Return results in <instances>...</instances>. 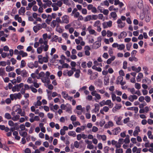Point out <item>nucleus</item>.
<instances>
[{"label": "nucleus", "mask_w": 153, "mask_h": 153, "mask_svg": "<svg viewBox=\"0 0 153 153\" xmlns=\"http://www.w3.org/2000/svg\"><path fill=\"white\" fill-rule=\"evenodd\" d=\"M24 86V83H21L17 85H16L13 87L12 91L14 92L16 91H19L20 88Z\"/></svg>", "instance_id": "f257e3e1"}, {"label": "nucleus", "mask_w": 153, "mask_h": 153, "mask_svg": "<svg viewBox=\"0 0 153 153\" xmlns=\"http://www.w3.org/2000/svg\"><path fill=\"white\" fill-rule=\"evenodd\" d=\"M87 9L89 10H91L92 13H96L97 12V10L95 7L92 4H88L87 5Z\"/></svg>", "instance_id": "f03ea898"}, {"label": "nucleus", "mask_w": 153, "mask_h": 153, "mask_svg": "<svg viewBox=\"0 0 153 153\" xmlns=\"http://www.w3.org/2000/svg\"><path fill=\"white\" fill-rule=\"evenodd\" d=\"M42 37V38H41L39 40V42L40 44H43V42H48V40L47 39L48 36L47 33L43 34Z\"/></svg>", "instance_id": "7ed1b4c3"}, {"label": "nucleus", "mask_w": 153, "mask_h": 153, "mask_svg": "<svg viewBox=\"0 0 153 153\" xmlns=\"http://www.w3.org/2000/svg\"><path fill=\"white\" fill-rule=\"evenodd\" d=\"M11 100H13L14 99L16 100L17 99H20L21 97V95L20 93L11 94L10 96Z\"/></svg>", "instance_id": "20e7f679"}, {"label": "nucleus", "mask_w": 153, "mask_h": 153, "mask_svg": "<svg viewBox=\"0 0 153 153\" xmlns=\"http://www.w3.org/2000/svg\"><path fill=\"white\" fill-rule=\"evenodd\" d=\"M123 118L122 116L118 117L115 116L114 117V119L116 121V123L118 125H122L123 123L121 120Z\"/></svg>", "instance_id": "39448f33"}, {"label": "nucleus", "mask_w": 153, "mask_h": 153, "mask_svg": "<svg viewBox=\"0 0 153 153\" xmlns=\"http://www.w3.org/2000/svg\"><path fill=\"white\" fill-rule=\"evenodd\" d=\"M62 95L64 99L68 100L70 101L72 100L73 98L72 97L68 96V94L67 93L66 91H62Z\"/></svg>", "instance_id": "423d86ee"}, {"label": "nucleus", "mask_w": 153, "mask_h": 153, "mask_svg": "<svg viewBox=\"0 0 153 153\" xmlns=\"http://www.w3.org/2000/svg\"><path fill=\"white\" fill-rule=\"evenodd\" d=\"M91 94L94 96H95V98L94 100L97 101V100H100L101 99L100 95L97 93L96 91H94L91 92Z\"/></svg>", "instance_id": "0eeeda50"}, {"label": "nucleus", "mask_w": 153, "mask_h": 153, "mask_svg": "<svg viewBox=\"0 0 153 153\" xmlns=\"http://www.w3.org/2000/svg\"><path fill=\"white\" fill-rule=\"evenodd\" d=\"M112 22L111 21H109L108 22H104L102 23V26L104 28L111 27L112 25Z\"/></svg>", "instance_id": "6e6552de"}, {"label": "nucleus", "mask_w": 153, "mask_h": 153, "mask_svg": "<svg viewBox=\"0 0 153 153\" xmlns=\"http://www.w3.org/2000/svg\"><path fill=\"white\" fill-rule=\"evenodd\" d=\"M27 66L30 68L32 69L34 68H37L38 66V64L37 62L35 61L34 64L32 62L28 63Z\"/></svg>", "instance_id": "1a4fd4ad"}, {"label": "nucleus", "mask_w": 153, "mask_h": 153, "mask_svg": "<svg viewBox=\"0 0 153 153\" xmlns=\"http://www.w3.org/2000/svg\"><path fill=\"white\" fill-rule=\"evenodd\" d=\"M11 114L12 116L11 119L14 121H17L19 119L20 115L19 114L16 115L15 112H12Z\"/></svg>", "instance_id": "9d476101"}, {"label": "nucleus", "mask_w": 153, "mask_h": 153, "mask_svg": "<svg viewBox=\"0 0 153 153\" xmlns=\"http://www.w3.org/2000/svg\"><path fill=\"white\" fill-rule=\"evenodd\" d=\"M69 16L68 15H64L62 17V23L68 24L69 22Z\"/></svg>", "instance_id": "9b49d317"}, {"label": "nucleus", "mask_w": 153, "mask_h": 153, "mask_svg": "<svg viewBox=\"0 0 153 153\" xmlns=\"http://www.w3.org/2000/svg\"><path fill=\"white\" fill-rule=\"evenodd\" d=\"M87 29L90 34L93 35L95 36L97 35V32L94 30L92 28L91 26H89Z\"/></svg>", "instance_id": "f8f14e48"}, {"label": "nucleus", "mask_w": 153, "mask_h": 153, "mask_svg": "<svg viewBox=\"0 0 153 153\" xmlns=\"http://www.w3.org/2000/svg\"><path fill=\"white\" fill-rule=\"evenodd\" d=\"M41 45L43 51L45 52L48 51L49 47V46L48 45V42H43V44Z\"/></svg>", "instance_id": "ddd939ff"}, {"label": "nucleus", "mask_w": 153, "mask_h": 153, "mask_svg": "<svg viewBox=\"0 0 153 153\" xmlns=\"http://www.w3.org/2000/svg\"><path fill=\"white\" fill-rule=\"evenodd\" d=\"M73 16L75 18H77V20L78 21L82 20L83 19V16L80 15V13L78 12L73 14Z\"/></svg>", "instance_id": "4468645a"}, {"label": "nucleus", "mask_w": 153, "mask_h": 153, "mask_svg": "<svg viewBox=\"0 0 153 153\" xmlns=\"http://www.w3.org/2000/svg\"><path fill=\"white\" fill-rule=\"evenodd\" d=\"M118 27L119 28H122L124 27L125 25V23L122 22L120 19H119L117 21Z\"/></svg>", "instance_id": "2eb2a0df"}, {"label": "nucleus", "mask_w": 153, "mask_h": 153, "mask_svg": "<svg viewBox=\"0 0 153 153\" xmlns=\"http://www.w3.org/2000/svg\"><path fill=\"white\" fill-rule=\"evenodd\" d=\"M36 4V2L35 1H33L31 2L28 4V6L26 7V9L27 10H30L31 9V7Z\"/></svg>", "instance_id": "dca6fc26"}, {"label": "nucleus", "mask_w": 153, "mask_h": 153, "mask_svg": "<svg viewBox=\"0 0 153 153\" xmlns=\"http://www.w3.org/2000/svg\"><path fill=\"white\" fill-rule=\"evenodd\" d=\"M140 131V127L138 126H136L135 127V131H134L133 135L135 137L137 136L139 132Z\"/></svg>", "instance_id": "f3484780"}, {"label": "nucleus", "mask_w": 153, "mask_h": 153, "mask_svg": "<svg viewBox=\"0 0 153 153\" xmlns=\"http://www.w3.org/2000/svg\"><path fill=\"white\" fill-rule=\"evenodd\" d=\"M40 24H37L36 25L33 27V29L34 31L36 33L39 30L41 29Z\"/></svg>", "instance_id": "a211bd4d"}, {"label": "nucleus", "mask_w": 153, "mask_h": 153, "mask_svg": "<svg viewBox=\"0 0 153 153\" xmlns=\"http://www.w3.org/2000/svg\"><path fill=\"white\" fill-rule=\"evenodd\" d=\"M137 98V97L136 95H130L128 99L131 102H133L134 100H136Z\"/></svg>", "instance_id": "6ab92c4d"}, {"label": "nucleus", "mask_w": 153, "mask_h": 153, "mask_svg": "<svg viewBox=\"0 0 153 153\" xmlns=\"http://www.w3.org/2000/svg\"><path fill=\"white\" fill-rule=\"evenodd\" d=\"M106 105H108L110 108H112L114 105V104L111 102V100H107L105 101Z\"/></svg>", "instance_id": "aec40b11"}, {"label": "nucleus", "mask_w": 153, "mask_h": 153, "mask_svg": "<svg viewBox=\"0 0 153 153\" xmlns=\"http://www.w3.org/2000/svg\"><path fill=\"white\" fill-rule=\"evenodd\" d=\"M120 128H117L114 129L112 131L113 134L114 135L117 134L120 132Z\"/></svg>", "instance_id": "412c9836"}, {"label": "nucleus", "mask_w": 153, "mask_h": 153, "mask_svg": "<svg viewBox=\"0 0 153 153\" xmlns=\"http://www.w3.org/2000/svg\"><path fill=\"white\" fill-rule=\"evenodd\" d=\"M127 34L125 32L123 31L118 36V39H120L122 38H124L127 36Z\"/></svg>", "instance_id": "4be33fe9"}, {"label": "nucleus", "mask_w": 153, "mask_h": 153, "mask_svg": "<svg viewBox=\"0 0 153 153\" xmlns=\"http://www.w3.org/2000/svg\"><path fill=\"white\" fill-rule=\"evenodd\" d=\"M124 142V139L123 138L120 139L118 140V145L116 146L118 148H120L121 147V144H123Z\"/></svg>", "instance_id": "5701e85b"}, {"label": "nucleus", "mask_w": 153, "mask_h": 153, "mask_svg": "<svg viewBox=\"0 0 153 153\" xmlns=\"http://www.w3.org/2000/svg\"><path fill=\"white\" fill-rule=\"evenodd\" d=\"M143 74L141 73H140L138 74V76H137L136 79L137 81L138 82H140L142 78H143Z\"/></svg>", "instance_id": "b1692460"}, {"label": "nucleus", "mask_w": 153, "mask_h": 153, "mask_svg": "<svg viewBox=\"0 0 153 153\" xmlns=\"http://www.w3.org/2000/svg\"><path fill=\"white\" fill-rule=\"evenodd\" d=\"M41 80L42 82L44 83L47 82L48 83H49L50 82L49 79H47V77L46 76L45 77L44 76L42 77Z\"/></svg>", "instance_id": "393cba45"}, {"label": "nucleus", "mask_w": 153, "mask_h": 153, "mask_svg": "<svg viewBox=\"0 0 153 153\" xmlns=\"http://www.w3.org/2000/svg\"><path fill=\"white\" fill-rule=\"evenodd\" d=\"M115 58V57L114 56H112V57L109 59H108L106 62L107 64H111V62L114 61Z\"/></svg>", "instance_id": "a878e982"}, {"label": "nucleus", "mask_w": 153, "mask_h": 153, "mask_svg": "<svg viewBox=\"0 0 153 153\" xmlns=\"http://www.w3.org/2000/svg\"><path fill=\"white\" fill-rule=\"evenodd\" d=\"M125 48V45L123 44H119L117 49L120 50L122 51Z\"/></svg>", "instance_id": "bb28decb"}, {"label": "nucleus", "mask_w": 153, "mask_h": 153, "mask_svg": "<svg viewBox=\"0 0 153 153\" xmlns=\"http://www.w3.org/2000/svg\"><path fill=\"white\" fill-rule=\"evenodd\" d=\"M95 108L94 110L95 113L99 111L100 109V106L98 104L96 103L94 104Z\"/></svg>", "instance_id": "cd10ccee"}, {"label": "nucleus", "mask_w": 153, "mask_h": 153, "mask_svg": "<svg viewBox=\"0 0 153 153\" xmlns=\"http://www.w3.org/2000/svg\"><path fill=\"white\" fill-rule=\"evenodd\" d=\"M131 69L133 71H135L137 73H138L140 71L141 68L140 67H139L137 68L134 66H132L131 67Z\"/></svg>", "instance_id": "c85d7f7f"}, {"label": "nucleus", "mask_w": 153, "mask_h": 153, "mask_svg": "<svg viewBox=\"0 0 153 153\" xmlns=\"http://www.w3.org/2000/svg\"><path fill=\"white\" fill-rule=\"evenodd\" d=\"M42 104V102L39 100H38L36 102H35L34 103V105L36 108H37L38 106L41 105Z\"/></svg>", "instance_id": "c756f323"}, {"label": "nucleus", "mask_w": 153, "mask_h": 153, "mask_svg": "<svg viewBox=\"0 0 153 153\" xmlns=\"http://www.w3.org/2000/svg\"><path fill=\"white\" fill-rule=\"evenodd\" d=\"M14 68L13 67H12L10 66H7L6 68V71L7 72H9L10 71L14 70Z\"/></svg>", "instance_id": "7c9ffc66"}, {"label": "nucleus", "mask_w": 153, "mask_h": 153, "mask_svg": "<svg viewBox=\"0 0 153 153\" xmlns=\"http://www.w3.org/2000/svg\"><path fill=\"white\" fill-rule=\"evenodd\" d=\"M40 119L38 116H34L33 119H30V121L31 123H33L34 121H38Z\"/></svg>", "instance_id": "2f4dec72"}, {"label": "nucleus", "mask_w": 153, "mask_h": 153, "mask_svg": "<svg viewBox=\"0 0 153 153\" xmlns=\"http://www.w3.org/2000/svg\"><path fill=\"white\" fill-rule=\"evenodd\" d=\"M27 72L25 70H23L21 72V76L23 77H26L27 76Z\"/></svg>", "instance_id": "473e14b6"}, {"label": "nucleus", "mask_w": 153, "mask_h": 153, "mask_svg": "<svg viewBox=\"0 0 153 153\" xmlns=\"http://www.w3.org/2000/svg\"><path fill=\"white\" fill-rule=\"evenodd\" d=\"M110 15L111 17L113 18L114 20H115L117 17V15L115 12H113L111 13Z\"/></svg>", "instance_id": "72a5a7b5"}, {"label": "nucleus", "mask_w": 153, "mask_h": 153, "mask_svg": "<svg viewBox=\"0 0 153 153\" xmlns=\"http://www.w3.org/2000/svg\"><path fill=\"white\" fill-rule=\"evenodd\" d=\"M101 24L99 20H97L94 22L93 26L94 27H97L99 26H101Z\"/></svg>", "instance_id": "f704fd0d"}, {"label": "nucleus", "mask_w": 153, "mask_h": 153, "mask_svg": "<svg viewBox=\"0 0 153 153\" xmlns=\"http://www.w3.org/2000/svg\"><path fill=\"white\" fill-rule=\"evenodd\" d=\"M68 134L70 136L75 137L76 136V133L74 131H70L68 132Z\"/></svg>", "instance_id": "c9c22d12"}, {"label": "nucleus", "mask_w": 153, "mask_h": 153, "mask_svg": "<svg viewBox=\"0 0 153 153\" xmlns=\"http://www.w3.org/2000/svg\"><path fill=\"white\" fill-rule=\"evenodd\" d=\"M19 134L21 136L25 137H26L27 135V133L25 131H19Z\"/></svg>", "instance_id": "e433bc0d"}, {"label": "nucleus", "mask_w": 153, "mask_h": 153, "mask_svg": "<svg viewBox=\"0 0 153 153\" xmlns=\"http://www.w3.org/2000/svg\"><path fill=\"white\" fill-rule=\"evenodd\" d=\"M19 54L21 55L22 57L26 56L27 55V53L24 52L23 51H19Z\"/></svg>", "instance_id": "4c0bfd02"}, {"label": "nucleus", "mask_w": 153, "mask_h": 153, "mask_svg": "<svg viewBox=\"0 0 153 153\" xmlns=\"http://www.w3.org/2000/svg\"><path fill=\"white\" fill-rule=\"evenodd\" d=\"M130 142L129 139V137L128 135H127L126 137L124 140V142L126 144H128Z\"/></svg>", "instance_id": "58836bf2"}, {"label": "nucleus", "mask_w": 153, "mask_h": 153, "mask_svg": "<svg viewBox=\"0 0 153 153\" xmlns=\"http://www.w3.org/2000/svg\"><path fill=\"white\" fill-rule=\"evenodd\" d=\"M15 19L17 20L18 22L20 23L22 22V19L21 17H19L18 15H16L15 16Z\"/></svg>", "instance_id": "ea45409f"}, {"label": "nucleus", "mask_w": 153, "mask_h": 153, "mask_svg": "<svg viewBox=\"0 0 153 153\" xmlns=\"http://www.w3.org/2000/svg\"><path fill=\"white\" fill-rule=\"evenodd\" d=\"M122 80H123V77L122 76H118L116 81L117 84H119L120 82Z\"/></svg>", "instance_id": "a19ab883"}, {"label": "nucleus", "mask_w": 153, "mask_h": 153, "mask_svg": "<svg viewBox=\"0 0 153 153\" xmlns=\"http://www.w3.org/2000/svg\"><path fill=\"white\" fill-rule=\"evenodd\" d=\"M26 51H31L32 53H34L35 52L34 49H33V48L31 46L28 47L26 49Z\"/></svg>", "instance_id": "79ce46f5"}, {"label": "nucleus", "mask_w": 153, "mask_h": 153, "mask_svg": "<svg viewBox=\"0 0 153 153\" xmlns=\"http://www.w3.org/2000/svg\"><path fill=\"white\" fill-rule=\"evenodd\" d=\"M52 7H53V10L56 11L57 10L59 9V7L55 3H53L51 5Z\"/></svg>", "instance_id": "37998d69"}, {"label": "nucleus", "mask_w": 153, "mask_h": 153, "mask_svg": "<svg viewBox=\"0 0 153 153\" xmlns=\"http://www.w3.org/2000/svg\"><path fill=\"white\" fill-rule=\"evenodd\" d=\"M91 19V15H89L87 16L84 19V21L87 22L88 21H90Z\"/></svg>", "instance_id": "c03bdc74"}, {"label": "nucleus", "mask_w": 153, "mask_h": 153, "mask_svg": "<svg viewBox=\"0 0 153 153\" xmlns=\"http://www.w3.org/2000/svg\"><path fill=\"white\" fill-rule=\"evenodd\" d=\"M25 8L24 7H22L20 8V9L19 10V13L21 14V13H25Z\"/></svg>", "instance_id": "a18cd8bd"}, {"label": "nucleus", "mask_w": 153, "mask_h": 153, "mask_svg": "<svg viewBox=\"0 0 153 153\" xmlns=\"http://www.w3.org/2000/svg\"><path fill=\"white\" fill-rule=\"evenodd\" d=\"M92 68L93 69L99 72H101L102 71V69L100 68L97 67L95 65H93L92 67Z\"/></svg>", "instance_id": "49530a36"}, {"label": "nucleus", "mask_w": 153, "mask_h": 153, "mask_svg": "<svg viewBox=\"0 0 153 153\" xmlns=\"http://www.w3.org/2000/svg\"><path fill=\"white\" fill-rule=\"evenodd\" d=\"M33 79L31 77H28L27 80V82L29 84L33 83L34 82V79L33 80Z\"/></svg>", "instance_id": "de8ad7c7"}, {"label": "nucleus", "mask_w": 153, "mask_h": 153, "mask_svg": "<svg viewBox=\"0 0 153 153\" xmlns=\"http://www.w3.org/2000/svg\"><path fill=\"white\" fill-rule=\"evenodd\" d=\"M152 132L150 131H148L147 132V135L148 136L149 138L151 139H153V135L152 134Z\"/></svg>", "instance_id": "09e8293b"}, {"label": "nucleus", "mask_w": 153, "mask_h": 153, "mask_svg": "<svg viewBox=\"0 0 153 153\" xmlns=\"http://www.w3.org/2000/svg\"><path fill=\"white\" fill-rule=\"evenodd\" d=\"M101 45V43L100 42L96 41L95 42V45L94 48L95 49H97L100 47Z\"/></svg>", "instance_id": "8fccbe9b"}, {"label": "nucleus", "mask_w": 153, "mask_h": 153, "mask_svg": "<svg viewBox=\"0 0 153 153\" xmlns=\"http://www.w3.org/2000/svg\"><path fill=\"white\" fill-rule=\"evenodd\" d=\"M43 50L41 46L38 47L37 49V52L38 54L41 53Z\"/></svg>", "instance_id": "3c124183"}, {"label": "nucleus", "mask_w": 153, "mask_h": 153, "mask_svg": "<svg viewBox=\"0 0 153 153\" xmlns=\"http://www.w3.org/2000/svg\"><path fill=\"white\" fill-rule=\"evenodd\" d=\"M76 71V72L74 74V76L76 78H78L80 76L79 73H80V71L79 70H77Z\"/></svg>", "instance_id": "603ef678"}, {"label": "nucleus", "mask_w": 153, "mask_h": 153, "mask_svg": "<svg viewBox=\"0 0 153 153\" xmlns=\"http://www.w3.org/2000/svg\"><path fill=\"white\" fill-rule=\"evenodd\" d=\"M38 62L40 64H42V60L43 57L42 55H39L38 56Z\"/></svg>", "instance_id": "864d4df0"}, {"label": "nucleus", "mask_w": 153, "mask_h": 153, "mask_svg": "<svg viewBox=\"0 0 153 153\" xmlns=\"http://www.w3.org/2000/svg\"><path fill=\"white\" fill-rule=\"evenodd\" d=\"M128 59L131 62H132L133 61H134L135 62H137L138 61V59L136 57L134 56L133 57H129Z\"/></svg>", "instance_id": "5fc2aeb1"}, {"label": "nucleus", "mask_w": 153, "mask_h": 153, "mask_svg": "<svg viewBox=\"0 0 153 153\" xmlns=\"http://www.w3.org/2000/svg\"><path fill=\"white\" fill-rule=\"evenodd\" d=\"M37 80L36 79H34V80L33 84L34 86L36 88H38L39 87V84L37 82Z\"/></svg>", "instance_id": "6e6d98bb"}, {"label": "nucleus", "mask_w": 153, "mask_h": 153, "mask_svg": "<svg viewBox=\"0 0 153 153\" xmlns=\"http://www.w3.org/2000/svg\"><path fill=\"white\" fill-rule=\"evenodd\" d=\"M128 91H130L132 94H134L136 92L135 89L134 88H128Z\"/></svg>", "instance_id": "4d7b16f0"}, {"label": "nucleus", "mask_w": 153, "mask_h": 153, "mask_svg": "<svg viewBox=\"0 0 153 153\" xmlns=\"http://www.w3.org/2000/svg\"><path fill=\"white\" fill-rule=\"evenodd\" d=\"M5 74V71L4 68H0V76H3Z\"/></svg>", "instance_id": "13d9d810"}, {"label": "nucleus", "mask_w": 153, "mask_h": 153, "mask_svg": "<svg viewBox=\"0 0 153 153\" xmlns=\"http://www.w3.org/2000/svg\"><path fill=\"white\" fill-rule=\"evenodd\" d=\"M5 117L7 119H10L11 118V115L8 113H6L4 115Z\"/></svg>", "instance_id": "bf43d9fd"}, {"label": "nucleus", "mask_w": 153, "mask_h": 153, "mask_svg": "<svg viewBox=\"0 0 153 153\" xmlns=\"http://www.w3.org/2000/svg\"><path fill=\"white\" fill-rule=\"evenodd\" d=\"M107 36L108 37H110L113 35V33L109 30H108L107 31Z\"/></svg>", "instance_id": "052dcab7"}, {"label": "nucleus", "mask_w": 153, "mask_h": 153, "mask_svg": "<svg viewBox=\"0 0 153 153\" xmlns=\"http://www.w3.org/2000/svg\"><path fill=\"white\" fill-rule=\"evenodd\" d=\"M16 74L13 72L9 73L8 74V76L10 77L14 78L16 76Z\"/></svg>", "instance_id": "680f3d73"}, {"label": "nucleus", "mask_w": 153, "mask_h": 153, "mask_svg": "<svg viewBox=\"0 0 153 153\" xmlns=\"http://www.w3.org/2000/svg\"><path fill=\"white\" fill-rule=\"evenodd\" d=\"M111 96L112 100H113V101H115L116 100V98L117 97L116 96V95L114 93H111Z\"/></svg>", "instance_id": "e2e57ef3"}, {"label": "nucleus", "mask_w": 153, "mask_h": 153, "mask_svg": "<svg viewBox=\"0 0 153 153\" xmlns=\"http://www.w3.org/2000/svg\"><path fill=\"white\" fill-rule=\"evenodd\" d=\"M26 62L24 60H22L21 61L20 68H22L25 66Z\"/></svg>", "instance_id": "0e129e2a"}, {"label": "nucleus", "mask_w": 153, "mask_h": 153, "mask_svg": "<svg viewBox=\"0 0 153 153\" xmlns=\"http://www.w3.org/2000/svg\"><path fill=\"white\" fill-rule=\"evenodd\" d=\"M72 109L71 107V105L68 104V105L67 106V107L66 108V111L67 112H68L71 111Z\"/></svg>", "instance_id": "69168bd1"}, {"label": "nucleus", "mask_w": 153, "mask_h": 153, "mask_svg": "<svg viewBox=\"0 0 153 153\" xmlns=\"http://www.w3.org/2000/svg\"><path fill=\"white\" fill-rule=\"evenodd\" d=\"M145 100L147 102H149L151 100L150 97L148 96H146L145 97Z\"/></svg>", "instance_id": "338daca9"}, {"label": "nucleus", "mask_w": 153, "mask_h": 153, "mask_svg": "<svg viewBox=\"0 0 153 153\" xmlns=\"http://www.w3.org/2000/svg\"><path fill=\"white\" fill-rule=\"evenodd\" d=\"M102 13L105 15H107L109 13V11L107 9H103Z\"/></svg>", "instance_id": "774afa93"}]
</instances>
